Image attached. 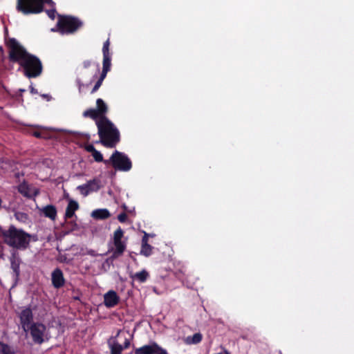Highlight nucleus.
<instances>
[{"label": "nucleus", "mask_w": 354, "mask_h": 354, "mask_svg": "<svg viewBox=\"0 0 354 354\" xmlns=\"http://www.w3.org/2000/svg\"><path fill=\"white\" fill-rule=\"evenodd\" d=\"M6 46L9 50V61L18 64L26 77L30 79L41 75L43 65L39 57L28 53L15 38H9L6 41Z\"/></svg>", "instance_id": "obj_1"}, {"label": "nucleus", "mask_w": 354, "mask_h": 354, "mask_svg": "<svg viewBox=\"0 0 354 354\" xmlns=\"http://www.w3.org/2000/svg\"><path fill=\"white\" fill-rule=\"evenodd\" d=\"M0 237L2 241L10 247L24 250L29 247L31 235L11 225L8 230L0 227Z\"/></svg>", "instance_id": "obj_2"}, {"label": "nucleus", "mask_w": 354, "mask_h": 354, "mask_svg": "<svg viewBox=\"0 0 354 354\" xmlns=\"http://www.w3.org/2000/svg\"><path fill=\"white\" fill-rule=\"evenodd\" d=\"M96 126L100 142L104 147L113 148L119 143L120 141V131L108 118L97 120Z\"/></svg>", "instance_id": "obj_3"}, {"label": "nucleus", "mask_w": 354, "mask_h": 354, "mask_svg": "<svg viewBox=\"0 0 354 354\" xmlns=\"http://www.w3.org/2000/svg\"><path fill=\"white\" fill-rule=\"evenodd\" d=\"M45 3L53 2L52 0H17L16 9L24 15L39 14L44 11Z\"/></svg>", "instance_id": "obj_4"}, {"label": "nucleus", "mask_w": 354, "mask_h": 354, "mask_svg": "<svg viewBox=\"0 0 354 354\" xmlns=\"http://www.w3.org/2000/svg\"><path fill=\"white\" fill-rule=\"evenodd\" d=\"M83 25V23L75 17L58 16L57 30L62 35H68L75 32Z\"/></svg>", "instance_id": "obj_5"}, {"label": "nucleus", "mask_w": 354, "mask_h": 354, "mask_svg": "<svg viewBox=\"0 0 354 354\" xmlns=\"http://www.w3.org/2000/svg\"><path fill=\"white\" fill-rule=\"evenodd\" d=\"M109 162L112 166L119 171H128L132 167V163L128 156L124 153L115 151L111 155Z\"/></svg>", "instance_id": "obj_6"}, {"label": "nucleus", "mask_w": 354, "mask_h": 354, "mask_svg": "<svg viewBox=\"0 0 354 354\" xmlns=\"http://www.w3.org/2000/svg\"><path fill=\"white\" fill-rule=\"evenodd\" d=\"M28 330L35 344L40 345L48 340V338L46 339V326L44 324L40 322L32 323L28 327Z\"/></svg>", "instance_id": "obj_7"}, {"label": "nucleus", "mask_w": 354, "mask_h": 354, "mask_svg": "<svg viewBox=\"0 0 354 354\" xmlns=\"http://www.w3.org/2000/svg\"><path fill=\"white\" fill-rule=\"evenodd\" d=\"M124 236V232L121 227H118L113 234V245L115 250L113 251L111 256L112 259H117L126 250V243L122 241Z\"/></svg>", "instance_id": "obj_8"}, {"label": "nucleus", "mask_w": 354, "mask_h": 354, "mask_svg": "<svg viewBox=\"0 0 354 354\" xmlns=\"http://www.w3.org/2000/svg\"><path fill=\"white\" fill-rule=\"evenodd\" d=\"M135 354H168L167 351L153 342L149 344L144 345L134 350Z\"/></svg>", "instance_id": "obj_9"}, {"label": "nucleus", "mask_w": 354, "mask_h": 354, "mask_svg": "<svg viewBox=\"0 0 354 354\" xmlns=\"http://www.w3.org/2000/svg\"><path fill=\"white\" fill-rule=\"evenodd\" d=\"M20 324L21 328L25 332L28 331V327L34 323L33 322V313L30 307H26L19 313Z\"/></svg>", "instance_id": "obj_10"}, {"label": "nucleus", "mask_w": 354, "mask_h": 354, "mask_svg": "<svg viewBox=\"0 0 354 354\" xmlns=\"http://www.w3.org/2000/svg\"><path fill=\"white\" fill-rule=\"evenodd\" d=\"M101 187V180L98 178H93L88 180L86 184L80 185L77 189L84 196H87L90 192H97Z\"/></svg>", "instance_id": "obj_11"}, {"label": "nucleus", "mask_w": 354, "mask_h": 354, "mask_svg": "<svg viewBox=\"0 0 354 354\" xmlns=\"http://www.w3.org/2000/svg\"><path fill=\"white\" fill-rule=\"evenodd\" d=\"M120 297L114 290H109L104 295V304L107 308H113L118 304Z\"/></svg>", "instance_id": "obj_12"}, {"label": "nucleus", "mask_w": 354, "mask_h": 354, "mask_svg": "<svg viewBox=\"0 0 354 354\" xmlns=\"http://www.w3.org/2000/svg\"><path fill=\"white\" fill-rule=\"evenodd\" d=\"M52 284L55 288H60L64 286L65 279L62 271L59 268L53 270L51 274Z\"/></svg>", "instance_id": "obj_13"}, {"label": "nucleus", "mask_w": 354, "mask_h": 354, "mask_svg": "<svg viewBox=\"0 0 354 354\" xmlns=\"http://www.w3.org/2000/svg\"><path fill=\"white\" fill-rule=\"evenodd\" d=\"M40 211L45 217L49 218L53 221H55L57 217V209L53 205H47L42 207Z\"/></svg>", "instance_id": "obj_14"}, {"label": "nucleus", "mask_w": 354, "mask_h": 354, "mask_svg": "<svg viewBox=\"0 0 354 354\" xmlns=\"http://www.w3.org/2000/svg\"><path fill=\"white\" fill-rule=\"evenodd\" d=\"M79 208V204L77 201L71 200L68 202V204L66 207V212H65V218H72L75 212Z\"/></svg>", "instance_id": "obj_15"}, {"label": "nucleus", "mask_w": 354, "mask_h": 354, "mask_svg": "<svg viewBox=\"0 0 354 354\" xmlns=\"http://www.w3.org/2000/svg\"><path fill=\"white\" fill-rule=\"evenodd\" d=\"M96 110L100 115V120L102 118H107L106 114L108 112V106L102 99L98 98L96 100Z\"/></svg>", "instance_id": "obj_16"}, {"label": "nucleus", "mask_w": 354, "mask_h": 354, "mask_svg": "<svg viewBox=\"0 0 354 354\" xmlns=\"http://www.w3.org/2000/svg\"><path fill=\"white\" fill-rule=\"evenodd\" d=\"M91 216L95 219L104 220L109 218L111 214L106 209H97L93 211Z\"/></svg>", "instance_id": "obj_17"}, {"label": "nucleus", "mask_w": 354, "mask_h": 354, "mask_svg": "<svg viewBox=\"0 0 354 354\" xmlns=\"http://www.w3.org/2000/svg\"><path fill=\"white\" fill-rule=\"evenodd\" d=\"M149 277V272L145 270H142L140 272H136L133 274H131L130 277L133 279L139 281L140 283H144L145 282L147 279Z\"/></svg>", "instance_id": "obj_18"}, {"label": "nucleus", "mask_w": 354, "mask_h": 354, "mask_svg": "<svg viewBox=\"0 0 354 354\" xmlns=\"http://www.w3.org/2000/svg\"><path fill=\"white\" fill-rule=\"evenodd\" d=\"M109 347L110 348V354H122L123 349L122 348V345L119 344L117 341H113L111 342L109 340L108 342Z\"/></svg>", "instance_id": "obj_19"}, {"label": "nucleus", "mask_w": 354, "mask_h": 354, "mask_svg": "<svg viewBox=\"0 0 354 354\" xmlns=\"http://www.w3.org/2000/svg\"><path fill=\"white\" fill-rule=\"evenodd\" d=\"M111 55H103L102 71L101 73L107 75V73L111 70Z\"/></svg>", "instance_id": "obj_20"}, {"label": "nucleus", "mask_w": 354, "mask_h": 354, "mask_svg": "<svg viewBox=\"0 0 354 354\" xmlns=\"http://www.w3.org/2000/svg\"><path fill=\"white\" fill-rule=\"evenodd\" d=\"M17 189L24 196L27 198L30 197L29 186L25 181L19 185Z\"/></svg>", "instance_id": "obj_21"}, {"label": "nucleus", "mask_w": 354, "mask_h": 354, "mask_svg": "<svg viewBox=\"0 0 354 354\" xmlns=\"http://www.w3.org/2000/svg\"><path fill=\"white\" fill-rule=\"evenodd\" d=\"M83 116L85 118H91L93 120H95V122L97 120H100V115L97 111L95 109H88L84 111Z\"/></svg>", "instance_id": "obj_22"}, {"label": "nucleus", "mask_w": 354, "mask_h": 354, "mask_svg": "<svg viewBox=\"0 0 354 354\" xmlns=\"http://www.w3.org/2000/svg\"><path fill=\"white\" fill-rule=\"evenodd\" d=\"M203 338L200 333H196L192 336H188L186 339V342L189 344H196L201 342Z\"/></svg>", "instance_id": "obj_23"}, {"label": "nucleus", "mask_w": 354, "mask_h": 354, "mask_svg": "<svg viewBox=\"0 0 354 354\" xmlns=\"http://www.w3.org/2000/svg\"><path fill=\"white\" fill-rule=\"evenodd\" d=\"M0 353L1 354H16L13 348L8 344L0 342Z\"/></svg>", "instance_id": "obj_24"}, {"label": "nucleus", "mask_w": 354, "mask_h": 354, "mask_svg": "<svg viewBox=\"0 0 354 354\" xmlns=\"http://www.w3.org/2000/svg\"><path fill=\"white\" fill-rule=\"evenodd\" d=\"M153 248L148 244L141 245L140 254L145 257H149L152 254Z\"/></svg>", "instance_id": "obj_25"}, {"label": "nucleus", "mask_w": 354, "mask_h": 354, "mask_svg": "<svg viewBox=\"0 0 354 354\" xmlns=\"http://www.w3.org/2000/svg\"><path fill=\"white\" fill-rule=\"evenodd\" d=\"M106 77V74H104V73H100V75L98 80L95 82L93 88H92V90L91 91V94L95 93L100 88V87L102 86V82H103V81H104V80L105 79Z\"/></svg>", "instance_id": "obj_26"}, {"label": "nucleus", "mask_w": 354, "mask_h": 354, "mask_svg": "<svg viewBox=\"0 0 354 354\" xmlns=\"http://www.w3.org/2000/svg\"><path fill=\"white\" fill-rule=\"evenodd\" d=\"M106 77V74H104V73H100V75L98 80L95 82L93 88H92V90L91 91V94L95 93L100 88V87L102 86V82H103V81H104V80L105 79Z\"/></svg>", "instance_id": "obj_27"}, {"label": "nucleus", "mask_w": 354, "mask_h": 354, "mask_svg": "<svg viewBox=\"0 0 354 354\" xmlns=\"http://www.w3.org/2000/svg\"><path fill=\"white\" fill-rule=\"evenodd\" d=\"M92 156L93 157L94 160L97 162H103L106 165L109 163V160H104L102 154L97 150H96L92 154Z\"/></svg>", "instance_id": "obj_28"}, {"label": "nucleus", "mask_w": 354, "mask_h": 354, "mask_svg": "<svg viewBox=\"0 0 354 354\" xmlns=\"http://www.w3.org/2000/svg\"><path fill=\"white\" fill-rule=\"evenodd\" d=\"M11 268L16 274L17 276L19 274V263L17 260H16L14 257L11 259Z\"/></svg>", "instance_id": "obj_29"}, {"label": "nucleus", "mask_w": 354, "mask_h": 354, "mask_svg": "<svg viewBox=\"0 0 354 354\" xmlns=\"http://www.w3.org/2000/svg\"><path fill=\"white\" fill-rule=\"evenodd\" d=\"M109 46H110V41H109V39H108L103 44V47H102L103 55H111V53H109Z\"/></svg>", "instance_id": "obj_30"}, {"label": "nucleus", "mask_w": 354, "mask_h": 354, "mask_svg": "<svg viewBox=\"0 0 354 354\" xmlns=\"http://www.w3.org/2000/svg\"><path fill=\"white\" fill-rule=\"evenodd\" d=\"M118 221L120 222V223H125L127 219V215L126 213L124 212H122L120 213L118 216Z\"/></svg>", "instance_id": "obj_31"}, {"label": "nucleus", "mask_w": 354, "mask_h": 354, "mask_svg": "<svg viewBox=\"0 0 354 354\" xmlns=\"http://www.w3.org/2000/svg\"><path fill=\"white\" fill-rule=\"evenodd\" d=\"M46 12L47 13L48 16L51 19H54L55 17V13L56 10L55 9L51 10H46Z\"/></svg>", "instance_id": "obj_32"}, {"label": "nucleus", "mask_w": 354, "mask_h": 354, "mask_svg": "<svg viewBox=\"0 0 354 354\" xmlns=\"http://www.w3.org/2000/svg\"><path fill=\"white\" fill-rule=\"evenodd\" d=\"M86 150L88 152L91 153L93 154L97 149L94 147L93 145H88L86 147Z\"/></svg>", "instance_id": "obj_33"}, {"label": "nucleus", "mask_w": 354, "mask_h": 354, "mask_svg": "<svg viewBox=\"0 0 354 354\" xmlns=\"http://www.w3.org/2000/svg\"><path fill=\"white\" fill-rule=\"evenodd\" d=\"M131 345L130 340L129 339H125L123 344L122 345V348L123 350L128 348Z\"/></svg>", "instance_id": "obj_34"}, {"label": "nucleus", "mask_w": 354, "mask_h": 354, "mask_svg": "<svg viewBox=\"0 0 354 354\" xmlns=\"http://www.w3.org/2000/svg\"><path fill=\"white\" fill-rule=\"evenodd\" d=\"M92 62L91 60H84L82 62V66L84 68H88L91 66Z\"/></svg>", "instance_id": "obj_35"}, {"label": "nucleus", "mask_w": 354, "mask_h": 354, "mask_svg": "<svg viewBox=\"0 0 354 354\" xmlns=\"http://www.w3.org/2000/svg\"><path fill=\"white\" fill-rule=\"evenodd\" d=\"M145 244H148V234H145V235L143 236V237L142 239V244L141 245H145Z\"/></svg>", "instance_id": "obj_36"}, {"label": "nucleus", "mask_w": 354, "mask_h": 354, "mask_svg": "<svg viewBox=\"0 0 354 354\" xmlns=\"http://www.w3.org/2000/svg\"><path fill=\"white\" fill-rule=\"evenodd\" d=\"M30 93H32V94H37V90L35 89L32 85L30 86Z\"/></svg>", "instance_id": "obj_37"}, {"label": "nucleus", "mask_w": 354, "mask_h": 354, "mask_svg": "<svg viewBox=\"0 0 354 354\" xmlns=\"http://www.w3.org/2000/svg\"><path fill=\"white\" fill-rule=\"evenodd\" d=\"M33 136H34L35 137H36V138H41V137H42V136H41V132H39V131H35V132L33 133Z\"/></svg>", "instance_id": "obj_38"}, {"label": "nucleus", "mask_w": 354, "mask_h": 354, "mask_svg": "<svg viewBox=\"0 0 354 354\" xmlns=\"http://www.w3.org/2000/svg\"><path fill=\"white\" fill-rule=\"evenodd\" d=\"M77 83H78V86H79V91H80L82 89V87L84 86V84L80 80H78Z\"/></svg>", "instance_id": "obj_39"}, {"label": "nucleus", "mask_w": 354, "mask_h": 354, "mask_svg": "<svg viewBox=\"0 0 354 354\" xmlns=\"http://www.w3.org/2000/svg\"><path fill=\"white\" fill-rule=\"evenodd\" d=\"M8 29L7 28H5V35H6V37L8 35ZM9 39H6V42Z\"/></svg>", "instance_id": "obj_40"}, {"label": "nucleus", "mask_w": 354, "mask_h": 354, "mask_svg": "<svg viewBox=\"0 0 354 354\" xmlns=\"http://www.w3.org/2000/svg\"><path fill=\"white\" fill-rule=\"evenodd\" d=\"M97 71L99 72L100 71V66H99V64H97Z\"/></svg>", "instance_id": "obj_41"}, {"label": "nucleus", "mask_w": 354, "mask_h": 354, "mask_svg": "<svg viewBox=\"0 0 354 354\" xmlns=\"http://www.w3.org/2000/svg\"><path fill=\"white\" fill-rule=\"evenodd\" d=\"M20 91H21V92H24V91H25V90H24V89H20Z\"/></svg>", "instance_id": "obj_42"}, {"label": "nucleus", "mask_w": 354, "mask_h": 354, "mask_svg": "<svg viewBox=\"0 0 354 354\" xmlns=\"http://www.w3.org/2000/svg\"><path fill=\"white\" fill-rule=\"evenodd\" d=\"M225 354H230V353H227V352H226V353H225Z\"/></svg>", "instance_id": "obj_43"}]
</instances>
